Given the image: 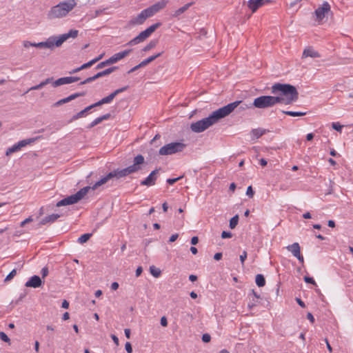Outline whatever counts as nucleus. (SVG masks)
<instances>
[{
    "mask_svg": "<svg viewBox=\"0 0 353 353\" xmlns=\"http://www.w3.org/2000/svg\"><path fill=\"white\" fill-rule=\"evenodd\" d=\"M271 93L274 96L263 95L254 99L252 105L259 109H265L276 104L290 105L299 99V92L295 86L276 83L271 87Z\"/></svg>",
    "mask_w": 353,
    "mask_h": 353,
    "instance_id": "f257e3e1",
    "label": "nucleus"
},
{
    "mask_svg": "<svg viewBox=\"0 0 353 353\" xmlns=\"http://www.w3.org/2000/svg\"><path fill=\"white\" fill-rule=\"evenodd\" d=\"M77 4L76 0L61 1L50 8L46 14L47 19L53 20L64 18L77 6Z\"/></svg>",
    "mask_w": 353,
    "mask_h": 353,
    "instance_id": "f03ea898",
    "label": "nucleus"
},
{
    "mask_svg": "<svg viewBox=\"0 0 353 353\" xmlns=\"http://www.w3.org/2000/svg\"><path fill=\"white\" fill-rule=\"evenodd\" d=\"M166 1L161 0L146 9H144L137 17L130 20L128 22L129 25L137 26L143 24L148 18L154 16L156 13L163 9L166 6Z\"/></svg>",
    "mask_w": 353,
    "mask_h": 353,
    "instance_id": "7ed1b4c3",
    "label": "nucleus"
},
{
    "mask_svg": "<svg viewBox=\"0 0 353 353\" xmlns=\"http://www.w3.org/2000/svg\"><path fill=\"white\" fill-rule=\"evenodd\" d=\"M77 30H70L68 33L63 34L59 37H49L46 41L35 43L34 47L39 48H48L53 50L54 47H59L69 38H76L78 36Z\"/></svg>",
    "mask_w": 353,
    "mask_h": 353,
    "instance_id": "20e7f679",
    "label": "nucleus"
},
{
    "mask_svg": "<svg viewBox=\"0 0 353 353\" xmlns=\"http://www.w3.org/2000/svg\"><path fill=\"white\" fill-rule=\"evenodd\" d=\"M221 119H223V117L219 109H218L212 112V113L209 117L199 120L195 123H192L190 125V129L194 132H202L211 125L216 123Z\"/></svg>",
    "mask_w": 353,
    "mask_h": 353,
    "instance_id": "39448f33",
    "label": "nucleus"
},
{
    "mask_svg": "<svg viewBox=\"0 0 353 353\" xmlns=\"http://www.w3.org/2000/svg\"><path fill=\"white\" fill-rule=\"evenodd\" d=\"M145 159L143 155H137L133 160V164L121 170L117 169L114 170L111 172L112 173L113 178L120 179L125 177L130 174H133L139 172L141 170V165L144 163Z\"/></svg>",
    "mask_w": 353,
    "mask_h": 353,
    "instance_id": "423d86ee",
    "label": "nucleus"
},
{
    "mask_svg": "<svg viewBox=\"0 0 353 353\" xmlns=\"http://www.w3.org/2000/svg\"><path fill=\"white\" fill-rule=\"evenodd\" d=\"M252 107H254L252 103H247L243 101H235L219 109L223 118H224L232 113L235 109H236V112L239 113L251 109Z\"/></svg>",
    "mask_w": 353,
    "mask_h": 353,
    "instance_id": "0eeeda50",
    "label": "nucleus"
},
{
    "mask_svg": "<svg viewBox=\"0 0 353 353\" xmlns=\"http://www.w3.org/2000/svg\"><path fill=\"white\" fill-rule=\"evenodd\" d=\"M90 189V186H86L81 188L76 194L70 195L57 202L56 206L61 207L78 203L88 194Z\"/></svg>",
    "mask_w": 353,
    "mask_h": 353,
    "instance_id": "6e6552de",
    "label": "nucleus"
},
{
    "mask_svg": "<svg viewBox=\"0 0 353 353\" xmlns=\"http://www.w3.org/2000/svg\"><path fill=\"white\" fill-rule=\"evenodd\" d=\"M186 145L181 142H172L168 143L159 149V154L162 156L172 155L182 152Z\"/></svg>",
    "mask_w": 353,
    "mask_h": 353,
    "instance_id": "1a4fd4ad",
    "label": "nucleus"
},
{
    "mask_svg": "<svg viewBox=\"0 0 353 353\" xmlns=\"http://www.w3.org/2000/svg\"><path fill=\"white\" fill-rule=\"evenodd\" d=\"M161 26V23L160 22L156 23L150 26L149 28L145 29L144 31H142L141 32H140L139 34V35H137L133 39L130 41L128 43V45L133 46V45L139 43L141 42H143L148 37H149Z\"/></svg>",
    "mask_w": 353,
    "mask_h": 353,
    "instance_id": "9d476101",
    "label": "nucleus"
},
{
    "mask_svg": "<svg viewBox=\"0 0 353 353\" xmlns=\"http://www.w3.org/2000/svg\"><path fill=\"white\" fill-rule=\"evenodd\" d=\"M118 68L116 67V66H113V67H111V68H107L101 72H97L95 75L92 76V77H88L86 79H85L84 81H81L80 83V85H84V84H86V83H90L100 77H104V76H107L110 74H111L112 72H113L114 70H116Z\"/></svg>",
    "mask_w": 353,
    "mask_h": 353,
    "instance_id": "9b49d317",
    "label": "nucleus"
},
{
    "mask_svg": "<svg viewBox=\"0 0 353 353\" xmlns=\"http://www.w3.org/2000/svg\"><path fill=\"white\" fill-rule=\"evenodd\" d=\"M34 139H23L22 141H20L17 143L13 145L12 147L8 148L6 152V155L9 156L11 154L20 150L22 148L34 142Z\"/></svg>",
    "mask_w": 353,
    "mask_h": 353,
    "instance_id": "f8f14e48",
    "label": "nucleus"
},
{
    "mask_svg": "<svg viewBox=\"0 0 353 353\" xmlns=\"http://www.w3.org/2000/svg\"><path fill=\"white\" fill-rule=\"evenodd\" d=\"M270 2V0H249L248 7L252 13H254L259 8Z\"/></svg>",
    "mask_w": 353,
    "mask_h": 353,
    "instance_id": "ddd939ff",
    "label": "nucleus"
},
{
    "mask_svg": "<svg viewBox=\"0 0 353 353\" xmlns=\"http://www.w3.org/2000/svg\"><path fill=\"white\" fill-rule=\"evenodd\" d=\"M330 11V6L327 2H324L321 7L315 10V14L319 21H321L326 13Z\"/></svg>",
    "mask_w": 353,
    "mask_h": 353,
    "instance_id": "4468645a",
    "label": "nucleus"
},
{
    "mask_svg": "<svg viewBox=\"0 0 353 353\" xmlns=\"http://www.w3.org/2000/svg\"><path fill=\"white\" fill-rule=\"evenodd\" d=\"M159 172L158 169L153 170L144 180L141 181V185L152 186L154 185L157 181V174Z\"/></svg>",
    "mask_w": 353,
    "mask_h": 353,
    "instance_id": "2eb2a0df",
    "label": "nucleus"
},
{
    "mask_svg": "<svg viewBox=\"0 0 353 353\" xmlns=\"http://www.w3.org/2000/svg\"><path fill=\"white\" fill-rule=\"evenodd\" d=\"M42 284L43 282L41 279L37 275H34L26 283L25 286L28 288H37L41 287Z\"/></svg>",
    "mask_w": 353,
    "mask_h": 353,
    "instance_id": "dca6fc26",
    "label": "nucleus"
},
{
    "mask_svg": "<svg viewBox=\"0 0 353 353\" xmlns=\"http://www.w3.org/2000/svg\"><path fill=\"white\" fill-rule=\"evenodd\" d=\"M131 51L132 50L130 49L114 54L113 56L108 59L109 63H110V65L117 63L119 60L128 56Z\"/></svg>",
    "mask_w": 353,
    "mask_h": 353,
    "instance_id": "f3484780",
    "label": "nucleus"
},
{
    "mask_svg": "<svg viewBox=\"0 0 353 353\" xmlns=\"http://www.w3.org/2000/svg\"><path fill=\"white\" fill-rule=\"evenodd\" d=\"M113 178L112 173L110 172L105 176L102 177L99 181L96 182L92 187V190L97 189L98 187L106 183L109 180ZM91 189V187H90Z\"/></svg>",
    "mask_w": 353,
    "mask_h": 353,
    "instance_id": "a211bd4d",
    "label": "nucleus"
},
{
    "mask_svg": "<svg viewBox=\"0 0 353 353\" xmlns=\"http://www.w3.org/2000/svg\"><path fill=\"white\" fill-rule=\"evenodd\" d=\"M316 58L319 57L320 54L318 52L315 51L312 48H307L303 50L302 58L305 59L307 57Z\"/></svg>",
    "mask_w": 353,
    "mask_h": 353,
    "instance_id": "6ab92c4d",
    "label": "nucleus"
},
{
    "mask_svg": "<svg viewBox=\"0 0 353 353\" xmlns=\"http://www.w3.org/2000/svg\"><path fill=\"white\" fill-rule=\"evenodd\" d=\"M60 217L59 214H52L43 218L41 221V225H46L48 223H53Z\"/></svg>",
    "mask_w": 353,
    "mask_h": 353,
    "instance_id": "aec40b11",
    "label": "nucleus"
},
{
    "mask_svg": "<svg viewBox=\"0 0 353 353\" xmlns=\"http://www.w3.org/2000/svg\"><path fill=\"white\" fill-rule=\"evenodd\" d=\"M52 81H53L52 77L47 78L46 80L41 81L39 84L36 85L32 86L30 88H29L28 90L26 91V93L30 90H37L41 89L42 88L46 86L47 84L50 83H52Z\"/></svg>",
    "mask_w": 353,
    "mask_h": 353,
    "instance_id": "412c9836",
    "label": "nucleus"
},
{
    "mask_svg": "<svg viewBox=\"0 0 353 353\" xmlns=\"http://www.w3.org/2000/svg\"><path fill=\"white\" fill-rule=\"evenodd\" d=\"M287 250L292 252L294 256L299 255L300 252V246L298 243H294L292 245L287 246Z\"/></svg>",
    "mask_w": 353,
    "mask_h": 353,
    "instance_id": "4be33fe9",
    "label": "nucleus"
},
{
    "mask_svg": "<svg viewBox=\"0 0 353 353\" xmlns=\"http://www.w3.org/2000/svg\"><path fill=\"white\" fill-rule=\"evenodd\" d=\"M85 92H77V93H74L70 96H68V97H65L64 99H61L63 104L64 103H68L70 101H71L72 100H74L79 97H83V96H85Z\"/></svg>",
    "mask_w": 353,
    "mask_h": 353,
    "instance_id": "5701e85b",
    "label": "nucleus"
},
{
    "mask_svg": "<svg viewBox=\"0 0 353 353\" xmlns=\"http://www.w3.org/2000/svg\"><path fill=\"white\" fill-rule=\"evenodd\" d=\"M64 84H69L68 77H61L56 81H52V85L56 88Z\"/></svg>",
    "mask_w": 353,
    "mask_h": 353,
    "instance_id": "b1692460",
    "label": "nucleus"
},
{
    "mask_svg": "<svg viewBox=\"0 0 353 353\" xmlns=\"http://www.w3.org/2000/svg\"><path fill=\"white\" fill-rule=\"evenodd\" d=\"M192 5V3H188L183 6V7L179 8L176 10L174 13L173 14V17H177L180 14H183L184 12H185Z\"/></svg>",
    "mask_w": 353,
    "mask_h": 353,
    "instance_id": "393cba45",
    "label": "nucleus"
},
{
    "mask_svg": "<svg viewBox=\"0 0 353 353\" xmlns=\"http://www.w3.org/2000/svg\"><path fill=\"white\" fill-rule=\"evenodd\" d=\"M268 130L262 128H257V129H253L252 131V135L256 138L259 139L261 136H263L264 134H265Z\"/></svg>",
    "mask_w": 353,
    "mask_h": 353,
    "instance_id": "a878e982",
    "label": "nucleus"
},
{
    "mask_svg": "<svg viewBox=\"0 0 353 353\" xmlns=\"http://www.w3.org/2000/svg\"><path fill=\"white\" fill-rule=\"evenodd\" d=\"M162 53L163 52H159V53H158V54H157L155 55H153V56H151V57L147 58L146 59H144L143 61H142L141 62V65H143V67L147 65L148 63H151L152 61L155 60L157 58L160 57L162 54Z\"/></svg>",
    "mask_w": 353,
    "mask_h": 353,
    "instance_id": "bb28decb",
    "label": "nucleus"
},
{
    "mask_svg": "<svg viewBox=\"0 0 353 353\" xmlns=\"http://www.w3.org/2000/svg\"><path fill=\"white\" fill-rule=\"evenodd\" d=\"M150 272L155 278L159 277L161 274V270L158 268H156L154 265H151L150 267Z\"/></svg>",
    "mask_w": 353,
    "mask_h": 353,
    "instance_id": "cd10ccee",
    "label": "nucleus"
},
{
    "mask_svg": "<svg viewBox=\"0 0 353 353\" xmlns=\"http://www.w3.org/2000/svg\"><path fill=\"white\" fill-rule=\"evenodd\" d=\"M256 283L259 287H263L265 285V279L262 274H257L255 279Z\"/></svg>",
    "mask_w": 353,
    "mask_h": 353,
    "instance_id": "c85d7f7f",
    "label": "nucleus"
},
{
    "mask_svg": "<svg viewBox=\"0 0 353 353\" xmlns=\"http://www.w3.org/2000/svg\"><path fill=\"white\" fill-rule=\"evenodd\" d=\"M283 113L291 117H301L305 115V112H294V111H283Z\"/></svg>",
    "mask_w": 353,
    "mask_h": 353,
    "instance_id": "c756f323",
    "label": "nucleus"
},
{
    "mask_svg": "<svg viewBox=\"0 0 353 353\" xmlns=\"http://www.w3.org/2000/svg\"><path fill=\"white\" fill-rule=\"evenodd\" d=\"M91 236H92V234H89V233H86V234L81 235L78 239V243L83 244V243L87 242L90 239Z\"/></svg>",
    "mask_w": 353,
    "mask_h": 353,
    "instance_id": "7c9ffc66",
    "label": "nucleus"
},
{
    "mask_svg": "<svg viewBox=\"0 0 353 353\" xmlns=\"http://www.w3.org/2000/svg\"><path fill=\"white\" fill-rule=\"evenodd\" d=\"M239 216L236 214L230 220V228L234 229L238 224Z\"/></svg>",
    "mask_w": 353,
    "mask_h": 353,
    "instance_id": "2f4dec72",
    "label": "nucleus"
},
{
    "mask_svg": "<svg viewBox=\"0 0 353 353\" xmlns=\"http://www.w3.org/2000/svg\"><path fill=\"white\" fill-rule=\"evenodd\" d=\"M157 42L156 41H150L143 48V51L147 52L154 48L157 46Z\"/></svg>",
    "mask_w": 353,
    "mask_h": 353,
    "instance_id": "473e14b6",
    "label": "nucleus"
},
{
    "mask_svg": "<svg viewBox=\"0 0 353 353\" xmlns=\"http://www.w3.org/2000/svg\"><path fill=\"white\" fill-rule=\"evenodd\" d=\"M114 97H115V96L113 94V92H112L110 94H109L108 96H107L101 99L102 103L103 104L109 103L114 99Z\"/></svg>",
    "mask_w": 353,
    "mask_h": 353,
    "instance_id": "72a5a7b5",
    "label": "nucleus"
},
{
    "mask_svg": "<svg viewBox=\"0 0 353 353\" xmlns=\"http://www.w3.org/2000/svg\"><path fill=\"white\" fill-rule=\"evenodd\" d=\"M0 339L6 342V343H9L10 342V338L7 336V334L3 332H0Z\"/></svg>",
    "mask_w": 353,
    "mask_h": 353,
    "instance_id": "f704fd0d",
    "label": "nucleus"
},
{
    "mask_svg": "<svg viewBox=\"0 0 353 353\" xmlns=\"http://www.w3.org/2000/svg\"><path fill=\"white\" fill-rule=\"evenodd\" d=\"M110 65V63H109V61L108 59H106L105 61H103L101 63H99L97 66H96V69L97 70H99V69H101L103 68H104L105 66L106 65Z\"/></svg>",
    "mask_w": 353,
    "mask_h": 353,
    "instance_id": "c9c22d12",
    "label": "nucleus"
},
{
    "mask_svg": "<svg viewBox=\"0 0 353 353\" xmlns=\"http://www.w3.org/2000/svg\"><path fill=\"white\" fill-rule=\"evenodd\" d=\"M17 274V270L15 269L12 270L6 277L5 281H10Z\"/></svg>",
    "mask_w": 353,
    "mask_h": 353,
    "instance_id": "e433bc0d",
    "label": "nucleus"
},
{
    "mask_svg": "<svg viewBox=\"0 0 353 353\" xmlns=\"http://www.w3.org/2000/svg\"><path fill=\"white\" fill-rule=\"evenodd\" d=\"M94 64V61H88V63H85L84 64H83L82 65L80 66V69L81 70H84V69H86V68H88L90 67H91L92 65H93Z\"/></svg>",
    "mask_w": 353,
    "mask_h": 353,
    "instance_id": "4c0bfd02",
    "label": "nucleus"
},
{
    "mask_svg": "<svg viewBox=\"0 0 353 353\" xmlns=\"http://www.w3.org/2000/svg\"><path fill=\"white\" fill-rule=\"evenodd\" d=\"M102 121H101L100 117H98L96 119H94L93 121H92V123L89 125V126L88 128H92L94 127L95 125L99 124Z\"/></svg>",
    "mask_w": 353,
    "mask_h": 353,
    "instance_id": "58836bf2",
    "label": "nucleus"
},
{
    "mask_svg": "<svg viewBox=\"0 0 353 353\" xmlns=\"http://www.w3.org/2000/svg\"><path fill=\"white\" fill-rule=\"evenodd\" d=\"M332 128L338 132H341L343 128V125L339 123H332Z\"/></svg>",
    "mask_w": 353,
    "mask_h": 353,
    "instance_id": "ea45409f",
    "label": "nucleus"
},
{
    "mask_svg": "<svg viewBox=\"0 0 353 353\" xmlns=\"http://www.w3.org/2000/svg\"><path fill=\"white\" fill-rule=\"evenodd\" d=\"M246 194L250 197V198H252L254 194V192L252 188L251 185L248 186V188H247V191H246Z\"/></svg>",
    "mask_w": 353,
    "mask_h": 353,
    "instance_id": "a19ab883",
    "label": "nucleus"
},
{
    "mask_svg": "<svg viewBox=\"0 0 353 353\" xmlns=\"http://www.w3.org/2000/svg\"><path fill=\"white\" fill-rule=\"evenodd\" d=\"M304 281H305V283H311V284L314 285H316V283L315 281H314V280L313 279V278H312V277H310V276H305L304 277Z\"/></svg>",
    "mask_w": 353,
    "mask_h": 353,
    "instance_id": "79ce46f5",
    "label": "nucleus"
},
{
    "mask_svg": "<svg viewBox=\"0 0 353 353\" xmlns=\"http://www.w3.org/2000/svg\"><path fill=\"white\" fill-rule=\"evenodd\" d=\"M183 176H179L177 178H174V179H167V183H169L170 185H173L174 183H176V181H178L179 179H181Z\"/></svg>",
    "mask_w": 353,
    "mask_h": 353,
    "instance_id": "37998d69",
    "label": "nucleus"
},
{
    "mask_svg": "<svg viewBox=\"0 0 353 353\" xmlns=\"http://www.w3.org/2000/svg\"><path fill=\"white\" fill-rule=\"evenodd\" d=\"M35 43H32L29 41H24L23 42V46L24 48H28L29 47H34Z\"/></svg>",
    "mask_w": 353,
    "mask_h": 353,
    "instance_id": "c03bdc74",
    "label": "nucleus"
},
{
    "mask_svg": "<svg viewBox=\"0 0 353 353\" xmlns=\"http://www.w3.org/2000/svg\"><path fill=\"white\" fill-rule=\"evenodd\" d=\"M125 348L128 353H132V347L130 342H126L125 344Z\"/></svg>",
    "mask_w": 353,
    "mask_h": 353,
    "instance_id": "a18cd8bd",
    "label": "nucleus"
},
{
    "mask_svg": "<svg viewBox=\"0 0 353 353\" xmlns=\"http://www.w3.org/2000/svg\"><path fill=\"white\" fill-rule=\"evenodd\" d=\"M211 340V336L210 334H203L202 336V341L204 342V343H208L210 342Z\"/></svg>",
    "mask_w": 353,
    "mask_h": 353,
    "instance_id": "49530a36",
    "label": "nucleus"
},
{
    "mask_svg": "<svg viewBox=\"0 0 353 353\" xmlns=\"http://www.w3.org/2000/svg\"><path fill=\"white\" fill-rule=\"evenodd\" d=\"M90 110H91V107L89 105V106L86 107L85 109H83V110H81L79 112H78V114L80 116V117H82L84 116V114L86 112H88Z\"/></svg>",
    "mask_w": 353,
    "mask_h": 353,
    "instance_id": "de8ad7c7",
    "label": "nucleus"
},
{
    "mask_svg": "<svg viewBox=\"0 0 353 353\" xmlns=\"http://www.w3.org/2000/svg\"><path fill=\"white\" fill-rule=\"evenodd\" d=\"M48 272H49V271H48V268L47 267L43 268L41 270V272L42 278H45L46 276H47L48 274Z\"/></svg>",
    "mask_w": 353,
    "mask_h": 353,
    "instance_id": "09e8293b",
    "label": "nucleus"
},
{
    "mask_svg": "<svg viewBox=\"0 0 353 353\" xmlns=\"http://www.w3.org/2000/svg\"><path fill=\"white\" fill-rule=\"evenodd\" d=\"M232 236V233L230 232L223 231L221 233V237L223 239L230 238Z\"/></svg>",
    "mask_w": 353,
    "mask_h": 353,
    "instance_id": "8fccbe9b",
    "label": "nucleus"
},
{
    "mask_svg": "<svg viewBox=\"0 0 353 353\" xmlns=\"http://www.w3.org/2000/svg\"><path fill=\"white\" fill-rule=\"evenodd\" d=\"M246 258H247V252H246V251H243V253L240 255V261H241L242 265H243L244 261L246 259Z\"/></svg>",
    "mask_w": 353,
    "mask_h": 353,
    "instance_id": "3c124183",
    "label": "nucleus"
},
{
    "mask_svg": "<svg viewBox=\"0 0 353 353\" xmlns=\"http://www.w3.org/2000/svg\"><path fill=\"white\" fill-rule=\"evenodd\" d=\"M32 221V219L31 216L26 219L24 221H23L21 224H20V226L21 227H23L26 224L28 223H30Z\"/></svg>",
    "mask_w": 353,
    "mask_h": 353,
    "instance_id": "603ef678",
    "label": "nucleus"
},
{
    "mask_svg": "<svg viewBox=\"0 0 353 353\" xmlns=\"http://www.w3.org/2000/svg\"><path fill=\"white\" fill-rule=\"evenodd\" d=\"M126 89H127V87H123L121 88H119L113 92V94L116 97L118 94L126 90Z\"/></svg>",
    "mask_w": 353,
    "mask_h": 353,
    "instance_id": "864d4df0",
    "label": "nucleus"
},
{
    "mask_svg": "<svg viewBox=\"0 0 353 353\" xmlns=\"http://www.w3.org/2000/svg\"><path fill=\"white\" fill-rule=\"evenodd\" d=\"M79 79H80V78L78 77H68L69 84L72 83H74V82H77Z\"/></svg>",
    "mask_w": 353,
    "mask_h": 353,
    "instance_id": "5fc2aeb1",
    "label": "nucleus"
},
{
    "mask_svg": "<svg viewBox=\"0 0 353 353\" xmlns=\"http://www.w3.org/2000/svg\"><path fill=\"white\" fill-rule=\"evenodd\" d=\"M161 325L163 327H166L168 325V320L165 316H162L161 318Z\"/></svg>",
    "mask_w": 353,
    "mask_h": 353,
    "instance_id": "6e6d98bb",
    "label": "nucleus"
},
{
    "mask_svg": "<svg viewBox=\"0 0 353 353\" xmlns=\"http://www.w3.org/2000/svg\"><path fill=\"white\" fill-rule=\"evenodd\" d=\"M179 237V234H172L170 237V239H169V242L170 243H172V242H174L177 238Z\"/></svg>",
    "mask_w": 353,
    "mask_h": 353,
    "instance_id": "4d7b16f0",
    "label": "nucleus"
},
{
    "mask_svg": "<svg viewBox=\"0 0 353 353\" xmlns=\"http://www.w3.org/2000/svg\"><path fill=\"white\" fill-rule=\"evenodd\" d=\"M143 65H141V63H140L139 64L137 65L136 66L133 67L132 68H131L129 71H128V73H131V72H133L134 71H136L137 70H138L139 68H142Z\"/></svg>",
    "mask_w": 353,
    "mask_h": 353,
    "instance_id": "13d9d810",
    "label": "nucleus"
},
{
    "mask_svg": "<svg viewBox=\"0 0 353 353\" xmlns=\"http://www.w3.org/2000/svg\"><path fill=\"white\" fill-rule=\"evenodd\" d=\"M222 258V253L221 252H217L214 255V259L216 261H219Z\"/></svg>",
    "mask_w": 353,
    "mask_h": 353,
    "instance_id": "bf43d9fd",
    "label": "nucleus"
},
{
    "mask_svg": "<svg viewBox=\"0 0 353 353\" xmlns=\"http://www.w3.org/2000/svg\"><path fill=\"white\" fill-rule=\"evenodd\" d=\"M103 103H102V101L101 99L100 101H99L98 102L94 103V104H92L90 105V106L91 107V109H92L93 108H95V107H97V106H99V105H103Z\"/></svg>",
    "mask_w": 353,
    "mask_h": 353,
    "instance_id": "052dcab7",
    "label": "nucleus"
},
{
    "mask_svg": "<svg viewBox=\"0 0 353 353\" xmlns=\"http://www.w3.org/2000/svg\"><path fill=\"white\" fill-rule=\"evenodd\" d=\"M111 338L113 340V341L115 343V345H119V339H118V337L117 336H115L114 334H112L111 336Z\"/></svg>",
    "mask_w": 353,
    "mask_h": 353,
    "instance_id": "680f3d73",
    "label": "nucleus"
},
{
    "mask_svg": "<svg viewBox=\"0 0 353 353\" xmlns=\"http://www.w3.org/2000/svg\"><path fill=\"white\" fill-rule=\"evenodd\" d=\"M199 242V238L197 236H193L192 239H191V243L192 245H196Z\"/></svg>",
    "mask_w": 353,
    "mask_h": 353,
    "instance_id": "e2e57ef3",
    "label": "nucleus"
},
{
    "mask_svg": "<svg viewBox=\"0 0 353 353\" xmlns=\"http://www.w3.org/2000/svg\"><path fill=\"white\" fill-rule=\"evenodd\" d=\"M142 272H143L142 268L138 267L137 269L136 270V272H135L136 276H139L141 274Z\"/></svg>",
    "mask_w": 353,
    "mask_h": 353,
    "instance_id": "0e129e2a",
    "label": "nucleus"
},
{
    "mask_svg": "<svg viewBox=\"0 0 353 353\" xmlns=\"http://www.w3.org/2000/svg\"><path fill=\"white\" fill-rule=\"evenodd\" d=\"M307 319L310 320V322H312V323L314 322V318L313 315L310 312H308L307 314Z\"/></svg>",
    "mask_w": 353,
    "mask_h": 353,
    "instance_id": "69168bd1",
    "label": "nucleus"
},
{
    "mask_svg": "<svg viewBox=\"0 0 353 353\" xmlns=\"http://www.w3.org/2000/svg\"><path fill=\"white\" fill-rule=\"evenodd\" d=\"M111 288L113 290H117L119 288V283L117 282H113L111 285Z\"/></svg>",
    "mask_w": 353,
    "mask_h": 353,
    "instance_id": "338daca9",
    "label": "nucleus"
},
{
    "mask_svg": "<svg viewBox=\"0 0 353 353\" xmlns=\"http://www.w3.org/2000/svg\"><path fill=\"white\" fill-rule=\"evenodd\" d=\"M296 302L298 303V304L302 307H305V305L304 303V302L299 298H296Z\"/></svg>",
    "mask_w": 353,
    "mask_h": 353,
    "instance_id": "774afa93",
    "label": "nucleus"
}]
</instances>
